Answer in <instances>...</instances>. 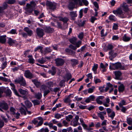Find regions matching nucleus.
Here are the masks:
<instances>
[{"mask_svg":"<svg viewBox=\"0 0 132 132\" xmlns=\"http://www.w3.org/2000/svg\"><path fill=\"white\" fill-rule=\"evenodd\" d=\"M14 81L16 83H19L21 85L24 86L26 85L25 80L22 76H21L19 78L15 79Z\"/></svg>","mask_w":132,"mask_h":132,"instance_id":"nucleus-1","label":"nucleus"},{"mask_svg":"<svg viewBox=\"0 0 132 132\" xmlns=\"http://www.w3.org/2000/svg\"><path fill=\"white\" fill-rule=\"evenodd\" d=\"M77 38L75 37H73L69 39V41L71 43L73 44L76 45L77 48H79L81 45V41L79 40L76 42Z\"/></svg>","mask_w":132,"mask_h":132,"instance_id":"nucleus-2","label":"nucleus"},{"mask_svg":"<svg viewBox=\"0 0 132 132\" xmlns=\"http://www.w3.org/2000/svg\"><path fill=\"white\" fill-rule=\"evenodd\" d=\"M112 12L116 15H118L119 17L122 18H124L125 17L123 16H121V15H123L124 13L123 12L121 7H120L117 10L113 11Z\"/></svg>","mask_w":132,"mask_h":132,"instance_id":"nucleus-3","label":"nucleus"},{"mask_svg":"<svg viewBox=\"0 0 132 132\" xmlns=\"http://www.w3.org/2000/svg\"><path fill=\"white\" fill-rule=\"evenodd\" d=\"M112 67L111 68V66H110V69H112L113 70H115L118 69H124L123 67L122 66L121 64L119 63L115 64L112 63Z\"/></svg>","mask_w":132,"mask_h":132,"instance_id":"nucleus-4","label":"nucleus"},{"mask_svg":"<svg viewBox=\"0 0 132 132\" xmlns=\"http://www.w3.org/2000/svg\"><path fill=\"white\" fill-rule=\"evenodd\" d=\"M120 52L118 51V48H116L115 50H111L109 52V55L111 57H115Z\"/></svg>","mask_w":132,"mask_h":132,"instance_id":"nucleus-5","label":"nucleus"},{"mask_svg":"<svg viewBox=\"0 0 132 132\" xmlns=\"http://www.w3.org/2000/svg\"><path fill=\"white\" fill-rule=\"evenodd\" d=\"M31 5L29 3H27L26 7L25 10L26 11L25 13L26 14L31 13H32L33 9L31 7Z\"/></svg>","mask_w":132,"mask_h":132,"instance_id":"nucleus-6","label":"nucleus"},{"mask_svg":"<svg viewBox=\"0 0 132 132\" xmlns=\"http://www.w3.org/2000/svg\"><path fill=\"white\" fill-rule=\"evenodd\" d=\"M24 74L26 77L29 79L32 78L34 76L33 74L29 70H25Z\"/></svg>","mask_w":132,"mask_h":132,"instance_id":"nucleus-7","label":"nucleus"},{"mask_svg":"<svg viewBox=\"0 0 132 132\" xmlns=\"http://www.w3.org/2000/svg\"><path fill=\"white\" fill-rule=\"evenodd\" d=\"M79 119V117L76 116L75 117V118L73 119L71 122V124L74 127H76L78 125H79L78 121Z\"/></svg>","mask_w":132,"mask_h":132,"instance_id":"nucleus-8","label":"nucleus"},{"mask_svg":"<svg viewBox=\"0 0 132 132\" xmlns=\"http://www.w3.org/2000/svg\"><path fill=\"white\" fill-rule=\"evenodd\" d=\"M0 108L7 110L8 109V104L5 101H2L0 102Z\"/></svg>","mask_w":132,"mask_h":132,"instance_id":"nucleus-9","label":"nucleus"},{"mask_svg":"<svg viewBox=\"0 0 132 132\" xmlns=\"http://www.w3.org/2000/svg\"><path fill=\"white\" fill-rule=\"evenodd\" d=\"M7 43L11 46L15 45L16 46L18 44L16 40L10 38H8Z\"/></svg>","mask_w":132,"mask_h":132,"instance_id":"nucleus-10","label":"nucleus"},{"mask_svg":"<svg viewBox=\"0 0 132 132\" xmlns=\"http://www.w3.org/2000/svg\"><path fill=\"white\" fill-rule=\"evenodd\" d=\"M55 63L57 66L62 65L64 62V60L60 58H57L55 59Z\"/></svg>","mask_w":132,"mask_h":132,"instance_id":"nucleus-11","label":"nucleus"},{"mask_svg":"<svg viewBox=\"0 0 132 132\" xmlns=\"http://www.w3.org/2000/svg\"><path fill=\"white\" fill-rule=\"evenodd\" d=\"M36 32L38 36L40 37H42L44 35L43 30L40 28L37 29Z\"/></svg>","mask_w":132,"mask_h":132,"instance_id":"nucleus-12","label":"nucleus"},{"mask_svg":"<svg viewBox=\"0 0 132 132\" xmlns=\"http://www.w3.org/2000/svg\"><path fill=\"white\" fill-rule=\"evenodd\" d=\"M46 5L48 6L50 9L54 10L55 8V4L49 1H47Z\"/></svg>","mask_w":132,"mask_h":132,"instance_id":"nucleus-13","label":"nucleus"},{"mask_svg":"<svg viewBox=\"0 0 132 132\" xmlns=\"http://www.w3.org/2000/svg\"><path fill=\"white\" fill-rule=\"evenodd\" d=\"M108 64L107 63H106L105 65L102 63H101L100 67L102 69V71L103 72H104L106 71L108 68Z\"/></svg>","mask_w":132,"mask_h":132,"instance_id":"nucleus-14","label":"nucleus"},{"mask_svg":"<svg viewBox=\"0 0 132 132\" xmlns=\"http://www.w3.org/2000/svg\"><path fill=\"white\" fill-rule=\"evenodd\" d=\"M24 30L27 33V35L29 36H31L33 34L32 31L27 27L24 28Z\"/></svg>","mask_w":132,"mask_h":132,"instance_id":"nucleus-15","label":"nucleus"},{"mask_svg":"<svg viewBox=\"0 0 132 132\" xmlns=\"http://www.w3.org/2000/svg\"><path fill=\"white\" fill-rule=\"evenodd\" d=\"M104 98V97L103 96H98L96 98V101L98 104L101 105L102 104L103 102L101 100Z\"/></svg>","mask_w":132,"mask_h":132,"instance_id":"nucleus-16","label":"nucleus"},{"mask_svg":"<svg viewBox=\"0 0 132 132\" xmlns=\"http://www.w3.org/2000/svg\"><path fill=\"white\" fill-rule=\"evenodd\" d=\"M131 37L128 36L126 34H124L122 37V40L125 42H128L129 41Z\"/></svg>","mask_w":132,"mask_h":132,"instance_id":"nucleus-17","label":"nucleus"},{"mask_svg":"<svg viewBox=\"0 0 132 132\" xmlns=\"http://www.w3.org/2000/svg\"><path fill=\"white\" fill-rule=\"evenodd\" d=\"M6 37L5 35L0 36V43L4 44L5 43L6 41Z\"/></svg>","mask_w":132,"mask_h":132,"instance_id":"nucleus-18","label":"nucleus"},{"mask_svg":"<svg viewBox=\"0 0 132 132\" xmlns=\"http://www.w3.org/2000/svg\"><path fill=\"white\" fill-rule=\"evenodd\" d=\"M120 7L121 9H122L123 10L125 11H127L128 9V6L126 5V3H123L122 4L120 5Z\"/></svg>","mask_w":132,"mask_h":132,"instance_id":"nucleus-19","label":"nucleus"},{"mask_svg":"<svg viewBox=\"0 0 132 132\" xmlns=\"http://www.w3.org/2000/svg\"><path fill=\"white\" fill-rule=\"evenodd\" d=\"M118 91L120 93L123 92L125 90V86L122 84H121L118 87Z\"/></svg>","mask_w":132,"mask_h":132,"instance_id":"nucleus-20","label":"nucleus"},{"mask_svg":"<svg viewBox=\"0 0 132 132\" xmlns=\"http://www.w3.org/2000/svg\"><path fill=\"white\" fill-rule=\"evenodd\" d=\"M115 76V79H119L120 78V77L121 75V73L119 71H116L114 72Z\"/></svg>","mask_w":132,"mask_h":132,"instance_id":"nucleus-21","label":"nucleus"},{"mask_svg":"<svg viewBox=\"0 0 132 132\" xmlns=\"http://www.w3.org/2000/svg\"><path fill=\"white\" fill-rule=\"evenodd\" d=\"M31 81L35 86L37 87H39L40 86V82L36 79H32Z\"/></svg>","mask_w":132,"mask_h":132,"instance_id":"nucleus-22","label":"nucleus"},{"mask_svg":"<svg viewBox=\"0 0 132 132\" xmlns=\"http://www.w3.org/2000/svg\"><path fill=\"white\" fill-rule=\"evenodd\" d=\"M20 111L21 113L22 114H24V115L26 114V111H27V109L25 106H24V108H21L20 109Z\"/></svg>","mask_w":132,"mask_h":132,"instance_id":"nucleus-23","label":"nucleus"},{"mask_svg":"<svg viewBox=\"0 0 132 132\" xmlns=\"http://www.w3.org/2000/svg\"><path fill=\"white\" fill-rule=\"evenodd\" d=\"M7 6V5L6 3H5L3 5V6L2 7H0V14L3 13V11L5 9Z\"/></svg>","mask_w":132,"mask_h":132,"instance_id":"nucleus-24","label":"nucleus"},{"mask_svg":"<svg viewBox=\"0 0 132 132\" xmlns=\"http://www.w3.org/2000/svg\"><path fill=\"white\" fill-rule=\"evenodd\" d=\"M70 15L72 19H73V18L76 17L77 16V14L76 13V11H72L70 12Z\"/></svg>","mask_w":132,"mask_h":132,"instance_id":"nucleus-25","label":"nucleus"},{"mask_svg":"<svg viewBox=\"0 0 132 132\" xmlns=\"http://www.w3.org/2000/svg\"><path fill=\"white\" fill-rule=\"evenodd\" d=\"M29 58V62L30 63L33 64L34 63L35 60L33 59L31 55H29L27 56Z\"/></svg>","mask_w":132,"mask_h":132,"instance_id":"nucleus-26","label":"nucleus"},{"mask_svg":"<svg viewBox=\"0 0 132 132\" xmlns=\"http://www.w3.org/2000/svg\"><path fill=\"white\" fill-rule=\"evenodd\" d=\"M82 125L85 129L87 130L88 131H90L93 129V128L90 127L89 126H87L84 123H83Z\"/></svg>","mask_w":132,"mask_h":132,"instance_id":"nucleus-27","label":"nucleus"},{"mask_svg":"<svg viewBox=\"0 0 132 132\" xmlns=\"http://www.w3.org/2000/svg\"><path fill=\"white\" fill-rule=\"evenodd\" d=\"M28 108H30L32 106L31 103L29 101L26 100L24 102Z\"/></svg>","mask_w":132,"mask_h":132,"instance_id":"nucleus-28","label":"nucleus"},{"mask_svg":"<svg viewBox=\"0 0 132 132\" xmlns=\"http://www.w3.org/2000/svg\"><path fill=\"white\" fill-rule=\"evenodd\" d=\"M37 2L36 1H32L30 2V3L29 4L31 5V7L33 9L35 7Z\"/></svg>","mask_w":132,"mask_h":132,"instance_id":"nucleus-29","label":"nucleus"},{"mask_svg":"<svg viewBox=\"0 0 132 132\" xmlns=\"http://www.w3.org/2000/svg\"><path fill=\"white\" fill-rule=\"evenodd\" d=\"M71 64L73 66H75L78 63V61L77 60L73 59L71 60Z\"/></svg>","mask_w":132,"mask_h":132,"instance_id":"nucleus-30","label":"nucleus"},{"mask_svg":"<svg viewBox=\"0 0 132 132\" xmlns=\"http://www.w3.org/2000/svg\"><path fill=\"white\" fill-rule=\"evenodd\" d=\"M37 61L38 62L42 64L45 63L46 60L45 58L42 57L41 59L37 60Z\"/></svg>","mask_w":132,"mask_h":132,"instance_id":"nucleus-31","label":"nucleus"},{"mask_svg":"<svg viewBox=\"0 0 132 132\" xmlns=\"http://www.w3.org/2000/svg\"><path fill=\"white\" fill-rule=\"evenodd\" d=\"M19 91L20 93L22 94L25 95L27 94H28V92L26 90H23L21 88H20L19 90Z\"/></svg>","mask_w":132,"mask_h":132,"instance_id":"nucleus-32","label":"nucleus"},{"mask_svg":"<svg viewBox=\"0 0 132 132\" xmlns=\"http://www.w3.org/2000/svg\"><path fill=\"white\" fill-rule=\"evenodd\" d=\"M72 77L71 75L70 74H67L64 77V79L65 80H67L68 81Z\"/></svg>","mask_w":132,"mask_h":132,"instance_id":"nucleus-33","label":"nucleus"},{"mask_svg":"<svg viewBox=\"0 0 132 132\" xmlns=\"http://www.w3.org/2000/svg\"><path fill=\"white\" fill-rule=\"evenodd\" d=\"M52 71H50V72L51 73L52 75H54L56 73V68L54 66L52 67Z\"/></svg>","mask_w":132,"mask_h":132,"instance_id":"nucleus-34","label":"nucleus"},{"mask_svg":"<svg viewBox=\"0 0 132 132\" xmlns=\"http://www.w3.org/2000/svg\"><path fill=\"white\" fill-rule=\"evenodd\" d=\"M59 20L65 23H66L68 21V19L67 17H64V18L60 17L59 18Z\"/></svg>","mask_w":132,"mask_h":132,"instance_id":"nucleus-35","label":"nucleus"},{"mask_svg":"<svg viewBox=\"0 0 132 132\" xmlns=\"http://www.w3.org/2000/svg\"><path fill=\"white\" fill-rule=\"evenodd\" d=\"M95 88L94 86H92V87L89 88L88 90V93H93Z\"/></svg>","mask_w":132,"mask_h":132,"instance_id":"nucleus-36","label":"nucleus"},{"mask_svg":"<svg viewBox=\"0 0 132 132\" xmlns=\"http://www.w3.org/2000/svg\"><path fill=\"white\" fill-rule=\"evenodd\" d=\"M118 104L120 107H122L123 105H125L126 104V102L124 100H121V102L119 103Z\"/></svg>","mask_w":132,"mask_h":132,"instance_id":"nucleus-37","label":"nucleus"},{"mask_svg":"<svg viewBox=\"0 0 132 132\" xmlns=\"http://www.w3.org/2000/svg\"><path fill=\"white\" fill-rule=\"evenodd\" d=\"M127 123L129 125H132V119L130 118H127Z\"/></svg>","mask_w":132,"mask_h":132,"instance_id":"nucleus-38","label":"nucleus"},{"mask_svg":"<svg viewBox=\"0 0 132 132\" xmlns=\"http://www.w3.org/2000/svg\"><path fill=\"white\" fill-rule=\"evenodd\" d=\"M109 19L110 20L113 21H115L116 20V17L112 15H111L109 16Z\"/></svg>","mask_w":132,"mask_h":132,"instance_id":"nucleus-39","label":"nucleus"},{"mask_svg":"<svg viewBox=\"0 0 132 132\" xmlns=\"http://www.w3.org/2000/svg\"><path fill=\"white\" fill-rule=\"evenodd\" d=\"M10 111L11 113L12 114H14L15 113L16 110L15 109L12 107H11L10 108Z\"/></svg>","mask_w":132,"mask_h":132,"instance_id":"nucleus-40","label":"nucleus"},{"mask_svg":"<svg viewBox=\"0 0 132 132\" xmlns=\"http://www.w3.org/2000/svg\"><path fill=\"white\" fill-rule=\"evenodd\" d=\"M39 131L40 132H48L49 130L48 128H42L39 130Z\"/></svg>","mask_w":132,"mask_h":132,"instance_id":"nucleus-41","label":"nucleus"},{"mask_svg":"<svg viewBox=\"0 0 132 132\" xmlns=\"http://www.w3.org/2000/svg\"><path fill=\"white\" fill-rule=\"evenodd\" d=\"M6 93L7 96H10L12 93V92L10 89H7L6 90Z\"/></svg>","mask_w":132,"mask_h":132,"instance_id":"nucleus-42","label":"nucleus"},{"mask_svg":"<svg viewBox=\"0 0 132 132\" xmlns=\"http://www.w3.org/2000/svg\"><path fill=\"white\" fill-rule=\"evenodd\" d=\"M98 116L102 120H103L104 119V117L103 114L102 113H98Z\"/></svg>","mask_w":132,"mask_h":132,"instance_id":"nucleus-43","label":"nucleus"},{"mask_svg":"<svg viewBox=\"0 0 132 132\" xmlns=\"http://www.w3.org/2000/svg\"><path fill=\"white\" fill-rule=\"evenodd\" d=\"M11 89L13 91L14 93L17 95H18V94L15 89V86L11 87Z\"/></svg>","mask_w":132,"mask_h":132,"instance_id":"nucleus-44","label":"nucleus"},{"mask_svg":"<svg viewBox=\"0 0 132 132\" xmlns=\"http://www.w3.org/2000/svg\"><path fill=\"white\" fill-rule=\"evenodd\" d=\"M34 105H39L40 104V101L37 100H35L32 101Z\"/></svg>","mask_w":132,"mask_h":132,"instance_id":"nucleus-45","label":"nucleus"},{"mask_svg":"<svg viewBox=\"0 0 132 132\" xmlns=\"http://www.w3.org/2000/svg\"><path fill=\"white\" fill-rule=\"evenodd\" d=\"M98 66V64H96L94 65L92 68V70L94 72V73H95V71L97 69Z\"/></svg>","mask_w":132,"mask_h":132,"instance_id":"nucleus-46","label":"nucleus"},{"mask_svg":"<svg viewBox=\"0 0 132 132\" xmlns=\"http://www.w3.org/2000/svg\"><path fill=\"white\" fill-rule=\"evenodd\" d=\"M65 103H70L71 101V100L70 98V97L68 96L64 99V101Z\"/></svg>","mask_w":132,"mask_h":132,"instance_id":"nucleus-47","label":"nucleus"},{"mask_svg":"<svg viewBox=\"0 0 132 132\" xmlns=\"http://www.w3.org/2000/svg\"><path fill=\"white\" fill-rule=\"evenodd\" d=\"M66 52H68L71 53V54L72 55H75V52L73 51L72 50H69L68 49H67L65 50Z\"/></svg>","mask_w":132,"mask_h":132,"instance_id":"nucleus-48","label":"nucleus"},{"mask_svg":"<svg viewBox=\"0 0 132 132\" xmlns=\"http://www.w3.org/2000/svg\"><path fill=\"white\" fill-rule=\"evenodd\" d=\"M46 85L49 87H53V82L52 81L47 82L46 83Z\"/></svg>","mask_w":132,"mask_h":132,"instance_id":"nucleus-49","label":"nucleus"},{"mask_svg":"<svg viewBox=\"0 0 132 132\" xmlns=\"http://www.w3.org/2000/svg\"><path fill=\"white\" fill-rule=\"evenodd\" d=\"M35 96L36 98L38 99H40L42 96V95L40 93H38L35 95Z\"/></svg>","mask_w":132,"mask_h":132,"instance_id":"nucleus-50","label":"nucleus"},{"mask_svg":"<svg viewBox=\"0 0 132 132\" xmlns=\"http://www.w3.org/2000/svg\"><path fill=\"white\" fill-rule=\"evenodd\" d=\"M62 115L59 113L56 114L54 115V117L57 119L61 118V117Z\"/></svg>","mask_w":132,"mask_h":132,"instance_id":"nucleus-51","label":"nucleus"},{"mask_svg":"<svg viewBox=\"0 0 132 132\" xmlns=\"http://www.w3.org/2000/svg\"><path fill=\"white\" fill-rule=\"evenodd\" d=\"M115 115V113L114 111H112L111 113L109 116V117L113 119L114 118Z\"/></svg>","mask_w":132,"mask_h":132,"instance_id":"nucleus-52","label":"nucleus"},{"mask_svg":"<svg viewBox=\"0 0 132 132\" xmlns=\"http://www.w3.org/2000/svg\"><path fill=\"white\" fill-rule=\"evenodd\" d=\"M0 80L5 82L7 81L8 80V78L2 76H0Z\"/></svg>","mask_w":132,"mask_h":132,"instance_id":"nucleus-53","label":"nucleus"},{"mask_svg":"<svg viewBox=\"0 0 132 132\" xmlns=\"http://www.w3.org/2000/svg\"><path fill=\"white\" fill-rule=\"evenodd\" d=\"M113 48V46L111 44H109L107 46V48L108 50H111Z\"/></svg>","mask_w":132,"mask_h":132,"instance_id":"nucleus-54","label":"nucleus"},{"mask_svg":"<svg viewBox=\"0 0 132 132\" xmlns=\"http://www.w3.org/2000/svg\"><path fill=\"white\" fill-rule=\"evenodd\" d=\"M46 31L48 32H52L53 30V29L52 28L50 27H48L46 28Z\"/></svg>","mask_w":132,"mask_h":132,"instance_id":"nucleus-55","label":"nucleus"},{"mask_svg":"<svg viewBox=\"0 0 132 132\" xmlns=\"http://www.w3.org/2000/svg\"><path fill=\"white\" fill-rule=\"evenodd\" d=\"M118 28V24L116 23H114L112 29L114 30H116Z\"/></svg>","mask_w":132,"mask_h":132,"instance_id":"nucleus-56","label":"nucleus"},{"mask_svg":"<svg viewBox=\"0 0 132 132\" xmlns=\"http://www.w3.org/2000/svg\"><path fill=\"white\" fill-rule=\"evenodd\" d=\"M119 38V37L118 35H114L112 36V39L113 40H117Z\"/></svg>","mask_w":132,"mask_h":132,"instance_id":"nucleus-57","label":"nucleus"},{"mask_svg":"<svg viewBox=\"0 0 132 132\" xmlns=\"http://www.w3.org/2000/svg\"><path fill=\"white\" fill-rule=\"evenodd\" d=\"M52 50L50 47H47L45 48V52L46 53H49L51 52Z\"/></svg>","mask_w":132,"mask_h":132,"instance_id":"nucleus-58","label":"nucleus"},{"mask_svg":"<svg viewBox=\"0 0 132 132\" xmlns=\"http://www.w3.org/2000/svg\"><path fill=\"white\" fill-rule=\"evenodd\" d=\"M9 33L11 34H17L16 30L15 29H12L10 31Z\"/></svg>","mask_w":132,"mask_h":132,"instance_id":"nucleus-59","label":"nucleus"},{"mask_svg":"<svg viewBox=\"0 0 132 132\" xmlns=\"http://www.w3.org/2000/svg\"><path fill=\"white\" fill-rule=\"evenodd\" d=\"M97 19V18L94 16L91 17L90 20L91 22L93 23L94 22V21Z\"/></svg>","mask_w":132,"mask_h":132,"instance_id":"nucleus-60","label":"nucleus"},{"mask_svg":"<svg viewBox=\"0 0 132 132\" xmlns=\"http://www.w3.org/2000/svg\"><path fill=\"white\" fill-rule=\"evenodd\" d=\"M1 117L2 118L3 120H4L5 122H8L7 119L5 118V117L3 115H1Z\"/></svg>","mask_w":132,"mask_h":132,"instance_id":"nucleus-61","label":"nucleus"},{"mask_svg":"<svg viewBox=\"0 0 132 132\" xmlns=\"http://www.w3.org/2000/svg\"><path fill=\"white\" fill-rule=\"evenodd\" d=\"M88 97L91 101H94V99L95 98V96L93 95H91L89 96Z\"/></svg>","mask_w":132,"mask_h":132,"instance_id":"nucleus-62","label":"nucleus"},{"mask_svg":"<svg viewBox=\"0 0 132 132\" xmlns=\"http://www.w3.org/2000/svg\"><path fill=\"white\" fill-rule=\"evenodd\" d=\"M82 2L84 4V5L87 6L89 4L88 2L86 0H82Z\"/></svg>","mask_w":132,"mask_h":132,"instance_id":"nucleus-63","label":"nucleus"},{"mask_svg":"<svg viewBox=\"0 0 132 132\" xmlns=\"http://www.w3.org/2000/svg\"><path fill=\"white\" fill-rule=\"evenodd\" d=\"M15 2V0H8L7 3L9 4H13Z\"/></svg>","mask_w":132,"mask_h":132,"instance_id":"nucleus-64","label":"nucleus"}]
</instances>
